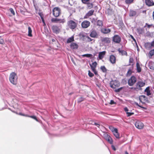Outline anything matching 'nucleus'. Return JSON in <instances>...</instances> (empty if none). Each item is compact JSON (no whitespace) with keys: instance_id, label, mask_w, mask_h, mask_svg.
Wrapping results in <instances>:
<instances>
[{"instance_id":"f257e3e1","label":"nucleus","mask_w":154,"mask_h":154,"mask_svg":"<svg viewBox=\"0 0 154 154\" xmlns=\"http://www.w3.org/2000/svg\"><path fill=\"white\" fill-rule=\"evenodd\" d=\"M145 85V82L143 81H138L135 87H132L131 88L136 91L142 90V87L144 86Z\"/></svg>"},{"instance_id":"f03ea898","label":"nucleus","mask_w":154,"mask_h":154,"mask_svg":"<svg viewBox=\"0 0 154 154\" xmlns=\"http://www.w3.org/2000/svg\"><path fill=\"white\" fill-rule=\"evenodd\" d=\"M17 76L16 73H11L9 76V80L14 85H16L17 83Z\"/></svg>"},{"instance_id":"7ed1b4c3","label":"nucleus","mask_w":154,"mask_h":154,"mask_svg":"<svg viewBox=\"0 0 154 154\" xmlns=\"http://www.w3.org/2000/svg\"><path fill=\"white\" fill-rule=\"evenodd\" d=\"M67 25L69 28L72 29H75L77 26V23L72 20H70L68 21Z\"/></svg>"},{"instance_id":"20e7f679","label":"nucleus","mask_w":154,"mask_h":154,"mask_svg":"<svg viewBox=\"0 0 154 154\" xmlns=\"http://www.w3.org/2000/svg\"><path fill=\"white\" fill-rule=\"evenodd\" d=\"M111 39L108 37L102 38H101V41L104 45H108V44L111 42Z\"/></svg>"},{"instance_id":"39448f33","label":"nucleus","mask_w":154,"mask_h":154,"mask_svg":"<svg viewBox=\"0 0 154 154\" xmlns=\"http://www.w3.org/2000/svg\"><path fill=\"white\" fill-rule=\"evenodd\" d=\"M61 14V10L58 7H55L53 10V14L55 17L59 16Z\"/></svg>"},{"instance_id":"423d86ee","label":"nucleus","mask_w":154,"mask_h":154,"mask_svg":"<svg viewBox=\"0 0 154 154\" xmlns=\"http://www.w3.org/2000/svg\"><path fill=\"white\" fill-rule=\"evenodd\" d=\"M137 81V79L134 76H132L128 79V85L130 86L133 85Z\"/></svg>"},{"instance_id":"0eeeda50","label":"nucleus","mask_w":154,"mask_h":154,"mask_svg":"<svg viewBox=\"0 0 154 154\" xmlns=\"http://www.w3.org/2000/svg\"><path fill=\"white\" fill-rule=\"evenodd\" d=\"M110 86L111 88L115 89L116 88L119 87L120 85V84L117 80H112L110 83Z\"/></svg>"},{"instance_id":"6e6552de","label":"nucleus","mask_w":154,"mask_h":154,"mask_svg":"<svg viewBox=\"0 0 154 154\" xmlns=\"http://www.w3.org/2000/svg\"><path fill=\"white\" fill-rule=\"evenodd\" d=\"M139 99L140 101L143 104L149 103V101L148 100V98L144 95H142L140 96Z\"/></svg>"},{"instance_id":"1a4fd4ad","label":"nucleus","mask_w":154,"mask_h":154,"mask_svg":"<svg viewBox=\"0 0 154 154\" xmlns=\"http://www.w3.org/2000/svg\"><path fill=\"white\" fill-rule=\"evenodd\" d=\"M112 41L116 43H119L121 41V38L118 35H115L113 37Z\"/></svg>"},{"instance_id":"9d476101","label":"nucleus","mask_w":154,"mask_h":154,"mask_svg":"<svg viewBox=\"0 0 154 154\" xmlns=\"http://www.w3.org/2000/svg\"><path fill=\"white\" fill-rule=\"evenodd\" d=\"M90 22L87 20H84L83 21L81 24L82 27L83 28H88L90 26Z\"/></svg>"},{"instance_id":"9b49d317","label":"nucleus","mask_w":154,"mask_h":154,"mask_svg":"<svg viewBox=\"0 0 154 154\" xmlns=\"http://www.w3.org/2000/svg\"><path fill=\"white\" fill-rule=\"evenodd\" d=\"M52 29L53 32L56 34L59 33L60 31V29L59 27L56 25L53 26L52 27Z\"/></svg>"},{"instance_id":"f8f14e48","label":"nucleus","mask_w":154,"mask_h":154,"mask_svg":"<svg viewBox=\"0 0 154 154\" xmlns=\"http://www.w3.org/2000/svg\"><path fill=\"white\" fill-rule=\"evenodd\" d=\"M135 126L138 129H142L144 126L143 124L140 121H137L135 124Z\"/></svg>"},{"instance_id":"ddd939ff","label":"nucleus","mask_w":154,"mask_h":154,"mask_svg":"<svg viewBox=\"0 0 154 154\" xmlns=\"http://www.w3.org/2000/svg\"><path fill=\"white\" fill-rule=\"evenodd\" d=\"M98 34L96 30L94 29H92L90 34V36L92 38H97Z\"/></svg>"},{"instance_id":"4468645a","label":"nucleus","mask_w":154,"mask_h":154,"mask_svg":"<svg viewBox=\"0 0 154 154\" xmlns=\"http://www.w3.org/2000/svg\"><path fill=\"white\" fill-rule=\"evenodd\" d=\"M116 57L113 55H111L109 56V60L110 62L112 64H115L116 63Z\"/></svg>"},{"instance_id":"2eb2a0df","label":"nucleus","mask_w":154,"mask_h":154,"mask_svg":"<svg viewBox=\"0 0 154 154\" xmlns=\"http://www.w3.org/2000/svg\"><path fill=\"white\" fill-rule=\"evenodd\" d=\"M101 32L102 33L104 34H108L111 32V30L109 28H103L101 29Z\"/></svg>"},{"instance_id":"dca6fc26","label":"nucleus","mask_w":154,"mask_h":154,"mask_svg":"<svg viewBox=\"0 0 154 154\" xmlns=\"http://www.w3.org/2000/svg\"><path fill=\"white\" fill-rule=\"evenodd\" d=\"M94 12V10H91L87 13L84 17V18H87L90 16L92 15Z\"/></svg>"},{"instance_id":"f3484780","label":"nucleus","mask_w":154,"mask_h":154,"mask_svg":"<svg viewBox=\"0 0 154 154\" xmlns=\"http://www.w3.org/2000/svg\"><path fill=\"white\" fill-rule=\"evenodd\" d=\"M105 139L110 143L112 144V140L111 137L107 134H106L105 135Z\"/></svg>"},{"instance_id":"a211bd4d","label":"nucleus","mask_w":154,"mask_h":154,"mask_svg":"<svg viewBox=\"0 0 154 154\" xmlns=\"http://www.w3.org/2000/svg\"><path fill=\"white\" fill-rule=\"evenodd\" d=\"M112 131L114 135L116 138H119V134L118 132V130L117 128H114V130Z\"/></svg>"},{"instance_id":"6ab92c4d","label":"nucleus","mask_w":154,"mask_h":154,"mask_svg":"<svg viewBox=\"0 0 154 154\" xmlns=\"http://www.w3.org/2000/svg\"><path fill=\"white\" fill-rule=\"evenodd\" d=\"M120 54L122 56L126 55L127 56V53L126 51L121 49L120 48H119L118 50Z\"/></svg>"},{"instance_id":"aec40b11","label":"nucleus","mask_w":154,"mask_h":154,"mask_svg":"<svg viewBox=\"0 0 154 154\" xmlns=\"http://www.w3.org/2000/svg\"><path fill=\"white\" fill-rule=\"evenodd\" d=\"M129 16L130 17H135L137 16L136 11L133 10H130Z\"/></svg>"},{"instance_id":"412c9836","label":"nucleus","mask_w":154,"mask_h":154,"mask_svg":"<svg viewBox=\"0 0 154 154\" xmlns=\"http://www.w3.org/2000/svg\"><path fill=\"white\" fill-rule=\"evenodd\" d=\"M145 2L146 4L149 6L154 5V2L153 1L151 0H145Z\"/></svg>"},{"instance_id":"4be33fe9","label":"nucleus","mask_w":154,"mask_h":154,"mask_svg":"<svg viewBox=\"0 0 154 154\" xmlns=\"http://www.w3.org/2000/svg\"><path fill=\"white\" fill-rule=\"evenodd\" d=\"M106 53V51H104L102 52H100L99 54L98 57L99 59H102L105 55Z\"/></svg>"},{"instance_id":"5701e85b","label":"nucleus","mask_w":154,"mask_h":154,"mask_svg":"<svg viewBox=\"0 0 154 154\" xmlns=\"http://www.w3.org/2000/svg\"><path fill=\"white\" fill-rule=\"evenodd\" d=\"M70 47L72 49H77L78 48V45L76 43L72 42L70 44Z\"/></svg>"},{"instance_id":"b1692460","label":"nucleus","mask_w":154,"mask_h":154,"mask_svg":"<svg viewBox=\"0 0 154 154\" xmlns=\"http://www.w3.org/2000/svg\"><path fill=\"white\" fill-rule=\"evenodd\" d=\"M97 65V62L95 61L92 63V64H90L91 68L92 70H94V69H95Z\"/></svg>"},{"instance_id":"393cba45","label":"nucleus","mask_w":154,"mask_h":154,"mask_svg":"<svg viewBox=\"0 0 154 154\" xmlns=\"http://www.w3.org/2000/svg\"><path fill=\"white\" fill-rule=\"evenodd\" d=\"M145 46L146 48L148 49H150L152 48V46L151 45L150 43L148 42L145 44Z\"/></svg>"},{"instance_id":"a878e982","label":"nucleus","mask_w":154,"mask_h":154,"mask_svg":"<svg viewBox=\"0 0 154 154\" xmlns=\"http://www.w3.org/2000/svg\"><path fill=\"white\" fill-rule=\"evenodd\" d=\"M74 41V38L73 36L68 38L67 40V43H69Z\"/></svg>"},{"instance_id":"bb28decb","label":"nucleus","mask_w":154,"mask_h":154,"mask_svg":"<svg viewBox=\"0 0 154 154\" xmlns=\"http://www.w3.org/2000/svg\"><path fill=\"white\" fill-rule=\"evenodd\" d=\"M149 67L151 69H154V62H150L149 63Z\"/></svg>"},{"instance_id":"cd10ccee","label":"nucleus","mask_w":154,"mask_h":154,"mask_svg":"<svg viewBox=\"0 0 154 154\" xmlns=\"http://www.w3.org/2000/svg\"><path fill=\"white\" fill-rule=\"evenodd\" d=\"M154 55V49L151 50L149 52L148 54L149 57L150 58Z\"/></svg>"},{"instance_id":"c85d7f7f","label":"nucleus","mask_w":154,"mask_h":154,"mask_svg":"<svg viewBox=\"0 0 154 154\" xmlns=\"http://www.w3.org/2000/svg\"><path fill=\"white\" fill-rule=\"evenodd\" d=\"M144 91L145 92H146V94L147 96H149L151 94L150 91L149 87L146 88Z\"/></svg>"},{"instance_id":"c756f323","label":"nucleus","mask_w":154,"mask_h":154,"mask_svg":"<svg viewBox=\"0 0 154 154\" xmlns=\"http://www.w3.org/2000/svg\"><path fill=\"white\" fill-rule=\"evenodd\" d=\"M19 114L20 115H22V116H26L32 118V119H34L37 121V118H36V117L35 116H27V115H25L24 114H22L21 113H20Z\"/></svg>"},{"instance_id":"7c9ffc66","label":"nucleus","mask_w":154,"mask_h":154,"mask_svg":"<svg viewBox=\"0 0 154 154\" xmlns=\"http://www.w3.org/2000/svg\"><path fill=\"white\" fill-rule=\"evenodd\" d=\"M100 69L103 72H106L107 70L104 66H102L100 67Z\"/></svg>"},{"instance_id":"2f4dec72","label":"nucleus","mask_w":154,"mask_h":154,"mask_svg":"<svg viewBox=\"0 0 154 154\" xmlns=\"http://www.w3.org/2000/svg\"><path fill=\"white\" fill-rule=\"evenodd\" d=\"M86 3L87 5V7L89 9H91L93 7V4L92 3Z\"/></svg>"},{"instance_id":"473e14b6","label":"nucleus","mask_w":154,"mask_h":154,"mask_svg":"<svg viewBox=\"0 0 154 154\" xmlns=\"http://www.w3.org/2000/svg\"><path fill=\"white\" fill-rule=\"evenodd\" d=\"M83 57H87L91 58L92 57L93 55L91 54H84L82 55Z\"/></svg>"},{"instance_id":"72a5a7b5","label":"nucleus","mask_w":154,"mask_h":154,"mask_svg":"<svg viewBox=\"0 0 154 154\" xmlns=\"http://www.w3.org/2000/svg\"><path fill=\"white\" fill-rule=\"evenodd\" d=\"M58 18H53L51 19V21L52 23H57L58 22Z\"/></svg>"},{"instance_id":"f704fd0d","label":"nucleus","mask_w":154,"mask_h":154,"mask_svg":"<svg viewBox=\"0 0 154 154\" xmlns=\"http://www.w3.org/2000/svg\"><path fill=\"white\" fill-rule=\"evenodd\" d=\"M137 69V72H140L141 71V69L139 63H137L136 64Z\"/></svg>"},{"instance_id":"c9c22d12","label":"nucleus","mask_w":154,"mask_h":154,"mask_svg":"<svg viewBox=\"0 0 154 154\" xmlns=\"http://www.w3.org/2000/svg\"><path fill=\"white\" fill-rule=\"evenodd\" d=\"M28 35L29 36H32V30L31 29L30 27H28Z\"/></svg>"},{"instance_id":"e433bc0d","label":"nucleus","mask_w":154,"mask_h":154,"mask_svg":"<svg viewBox=\"0 0 154 154\" xmlns=\"http://www.w3.org/2000/svg\"><path fill=\"white\" fill-rule=\"evenodd\" d=\"M134 0H125V2L127 4H130L132 3Z\"/></svg>"},{"instance_id":"4c0bfd02","label":"nucleus","mask_w":154,"mask_h":154,"mask_svg":"<svg viewBox=\"0 0 154 154\" xmlns=\"http://www.w3.org/2000/svg\"><path fill=\"white\" fill-rule=\"evenodd\" d=\"M97 23V25L99 26H102L103 25V22L102 20H98Z\"/></svg>"},{"instance_id":"58836bf2","label":"nucleus","mask_w":154,"mask_h":154,"mask_svg":"<svg viewBox=\"0 0 154 154\" xmlns=\"http://www.w3.org/2000/svg\"><path fill=\"white\" fill-rule=\"evenodd\" d=\"M134 60L132 57H130L129 59V64L128 66L131 65V64L133 63Z\"/></svg>"},{"instance_id":"ea45409f","label":"nucleus","mask_w":154,"mask_h":154,"mask_svg":"<svg viewBox=\"0 0 154 154\" xmlns=\"http://www.w3.org/2000/svg\"><path fill=\"white\" fill-rule=\"evenodd\" d=\"M65 22V20L64 19H58V23H63Z\"/></svg>"},{"instance_id":"a19ab883","label":"nucleus","mask_w":154,"mask_h":154,"mask_svg":"<svg viewBox=\"0 0 154 154\" xmlns=\"http://www.w3.org/2000/svg\"><path fill=\"white\" fill-rule=\"evenodd\" d=\"M85 100V98L83 97H81L79 98L78 100V102L79 103H81V102Z\"/></svg>"},{"instance_id":"79ce46f5","label":"nucleus","mask_w":154,"mask_h":154,"mask_svg":"<svg viewBox=\"0 0 154 154\" xmlns=\"http://www.w3.org/2000/svg\"><path fill=\"white\" fill-rule=\"evenodd\" d=\"M137 30L138 32L140 34H141L143 32V29L140 28L137 29Z\"/></svg>"},{"instance_id":"37998d69","label":"nucleus","mask_w":154,"mask_h":154,"mask_svg":"<svg viewBox=\"0 0 154 154\" xmlns=\"http://www.w3.org/2000/svg\"><path fill=\"white\" fill-rule=\"evenodd\" d=\"M132 73V69L130 68L127 73V74L128 75H130Z\"/></svg>"},{"instance_id":"c03bdc74","label":"nucleus","mask_w":154,"mask_h":154,"mask_svg":"<svg viewBox=\"0 0 154 154\" xmlns=\"http://www.w3.org/2000/svg\"><path fill=\"white\" fill-rule=\"evenodd\" d=\"M124 87H121L118 89H116L115 90V91L116 92H119Z\"/></svg>"},{"instance_id":"a18cd8bd","label":"nucleus","mask_w":154,"mask_h":154,"mask_svg":"<svg viewBox=\"0 0 154 154\" xmlns=\"http://www.w3.org/2000/svg\"><path fill=\"white\" fill-rule=\"evenodd\" d=\"M88 75L90 77H92L94 76V74L92 73L91 72L90 70L88 71Z\"/></svg>"},{"instance_id":"49530a36","label":"nucleus","mask_w":154,"mask_h":154,"mask_svg":"<svg viewBox=\"0 0 154 154\" xmlns=\"http://www.w3.org/2000/svg\"><path fill=\"white\" fill-rule=\"evenodd\" d=\"M9 10L10 11L12 14L13 15H14L15 14V13L13 9L12 8H10L9 9Z\"/></svg>"},{"instance_id":"de8ad7c7","label":"nucleus","mask_w":154,"mask_h":154,"mask_svg":"<svg viewBox=\"0 0 154 154\" xmlns=\"http://www.w3.org/2000/svg\"><path fill=\"white\" fill-rule=\"evenodd\" d=\"M126 113L127 115V116H130L134 114V113L133 112H126Z\"/></svg>"},{"instance_id":"09e8293b","label":"nucleus","mask_w":154,"mask_h":154,"mask_svg":"<svg viewBox=\"0 0 154 154\" xmlns=\"http://www.w3.org/2000/svg\"><path fill=\"white\" fill-rule=\"evenodd\" d=\"M87 40L88 42H90L92 40V39L88 36L86 37Z\"/></svg>"},{"instance_id":"8fccbe9b","label":"nucleus","mask_w":154,"mask_h":154,"mask_svg":"<svg viewBox=\"0 0 154 154\" xmlns=\"http://www.w3.org/2000/svg\"><path fill=\"white\" fill-rule=\"evenodd\" d=\"M4 43V41L3 39H2L1 37H0V44H3Z\"/></svg>"},{"instance_id":"3c124183","label":"nucleus","mask_w":154,"mask_h":154,"mask_svg":"<svg viewBox=\"0 0 154 154\" xmlns=\"http://www.w3.org/2000/svg\"><path fill=\"white\" fill-rule=\"evenodd\" d=\"M38 14L40 17L41 18H43L44 16L42 12H39L38 13Z\"/></svg>"},{"instance_id":"603ef678","label":"nucleus","mask_w":154,"mask_h":154,"mask_svg":"<svg viewBox=\"0 0 154 154\" xmlns=\"http://www.w3.org/2000/svg\"><path fill=\"white\" fill-rule=\"evenodd\" d=\"M92 71L95 75H98L97 72L96 70L95 69H94V70H92Z\"/></svg>"},{"instance_id":"864d4df0","label":"nucleus","mask_w":154,"mask_h":154,"mask_svg":"<svg viewBox=\"0 0 154 154\" xmlns=\"http://www.w3.org/2000/svg\"><path fill=\"white\" fill-rule=\"evenodd\" d=\"M90 0H82V1L83 3L86 4V2H88Z\"/></svg>"},{"instance_id":"5fc2aeb1","label":"nucleus","mask_w":154,"mask_h":154,"mask_svg":"<svg viewBox=\"0 0 154 154\" xmlns=\"http://www.w3.org/2000/svg\"><path fill=\"white\" fill-rule=\"evenodd\" d=\"M41 19L42 20V22L43 23V25H45V20H44V17L42 18Z\"/></svg>"},{"instance_id":"6e6d98bb","label":"nucleus","mask_w":154,"mask_h":154,"mask_svg":"<svg viewBox=\"0 0 154 154\" xmlns=\"http://www.w3.org/2000/svg\"><path fill=\"white\" fill-rule=\"evenodd\" d=\"M41 19L42 20V22L43 23V25H45V20H44V17L42 18Z\"/></svg>"},{"instance_id":"4d7b16f0","label":"nucleus","mask_w":154,"mask_h":154,"mask_svg":"<svg viewBox=\"0 0 154 154\" xmlns=\"http://www.w3.org/2000/svg\"><path fill=\"white\" fill-rule=\"evenodd\" d=\"M41 19L42 20V22L43 23V25H45V20H44V17L42 18Z\"/></svg>"},{"instance_id":"13d9d810","label":"nucleus","mask_w":154,"mask_h":154,"mask_svg":"<svg viewBox=\"0 0 154 154\" xmlns=\"http://www.w3.org/2000/svg\"><path fill=\"white\" fill-rule=\"evenodd\" d=\"M146 25H147V26L148 28H149L150 26H152V24L149 25L147 23H146Z\"/></svg>"},{"instance_id":"bf43d9fd","label":"nucleus","mask_w":154,"mask_h":154,"mask_svg":"<svg viewBox=\"0 0 154 154\" xmlns=\"http://www.w3.org/2000/svg\"><path fill=\"white\" fill-rule=\"evenodd\" d=\"M111 147L112 149L114 150L115 151L116 150V149L114 146L112 145L111 146Z\"/></svg>"},{"instance_id":"052dcab7","label":"nucleus","mask_w":154,"mask_h":154,"mask_svg":"<svg viewBox=\"0 0 154 154\" xmlns=\"http://www.w3.org/2000/svg\"><path fill=\"white\" fill-rule=\"evenodd\" d=\"M124 111L126 112H128V108L126 107H125L124 108Z\"/></svg>"},{"instance_id":"680f3d73","label":"nucleus","mask_w":154,"mask_h":154,"mask_svg":"<svg viewBox=\"0 0 154 154\" xmlns=\"http://www.w3.org/2000/svg\"><path fill=\"white\" fill-rule=\"evenodd\" d=\"M151 44V45H152V47H154V41H152L151 43H150Z\"/></svg>"},{"instance_id":"e2e57ef3","label":"nucleus","mask_w":154,"mask_h":154,"mask_svg":"<svg viewBox=\"0 0 154 154\" xmlns=\"http://www.w3.org/2000/svg\"><path fill=\"white\" fill-rule=\"evenodd\" d=\"M114 103H115V102L113 100H111L110 102V104H114Z\"/></svg>"},{"instance_id":"0e129e2a","label":"nucleus","mask_w":154,"mask_h":154,"mask_svg":"<svg viewBox=\"0 0 154 154\" xmlns=\"http://www.w3.org/2000/svg\"><path fill=\"white\" fill-rule=\"evenodd\" d=\"M140 107L141 108H142L144 109H146L147 108H146L145 107H143L141 106H140Z\"/></svg>"},{"instance_id":"69168bd1","label":"nucleus","mask_w":154,"mask_h":154,"mask_svg":"<svg viewBox=\"0 0 154 154\" xmlns=\"http://www.w3.org/2000/svg\"><path fill=\"white\" fill-rule=\"evenodd\" d=\"M131 38L135 42H136V40L135 39V38H134V37L132 36V35H131Z\"/></svg>"},{"instance_id":"338daca9","label":"nucleus","mask_w":154,"mask_h":154,"mask_svg":"<svg viewBox=\"0 0 154 154\" xmlns=\"http://www.w3.org/2000/svg\"><path fill=\"white\" fill-rule=\"evenodd\" d=\"M136 105L137 106H139V107H140V106H141V105H139V104H138L137 103H136Z\"/></svg>"},{"instance_id":"774afa93","label":"nucleus","mask_w":154,"mask_h":154,"mask_svg":"<svg viewBox=\"0 0 154 154\" xmlns=\"http://www.w3.org/2000/svg\"><path fill=\"white\" fill-rule=\"evenodd\" d=\"M152 17H153V19L154 20V11L153 13Z\"/></svg>"}]
</instances>
